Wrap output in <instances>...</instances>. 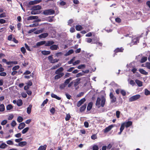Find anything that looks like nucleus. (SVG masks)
I'll list each match as a JSON object with an SVG mask.
<instances>
[{"instance_id":"f257e3e1","label":"nucleus","mask_w":150,"mask_h":150,"mask_svg":"<svg viewBox=\"0 0 150 150\" xmlns=\"http://www.w3.org/2000/svg\"><path fill=\"white\" fill-rule=\"evenodd\" d=\"M105 99L104 97H102L101 98H98L96 103V105L99 108L100 106L103 107L105 104Z\"/></svg>"},{"instance_id":"f03ea898","label":"nucleus","mask_w":150,"mask_h":150,"mask_svg":"<svg viewBox=\"0 0 150 150\" xmlns=\"http://www.w3.org/2000/svg\"><path fill=\"white\" fill-rule=\"evenodd\" d=\"M132 124V122L131 121H129L127 122H125L122 123L121 127H122L124 129L125 127L127 128L131 126Z\"/></svg>"},{"instance_id":"7ed1b4c3","label":"nucleus","mask_w":150,"mask_h":150,"mask_svg":"<svg viewBox=\"0 0 150 150\" xmlns=\"http://www.w3.org/2000/svg\"><path fill=\"white\" fill-rule=\"evenodd\" d=\"M140 97V95L138 94L133 96L129 98V102H132L136 100L139 98Z\"/></svg>"},{"instance_id":"20e7f679","label":"nucleus","mask_w":150,"mask_h":150,"mask_svg":"<svg viewBox=\"0 0 150 150\" xmlns=\"http://www.w3.org/2000/svg\"><path fill=\"white\" fill-rule=\"evenodd\" d=\"M54 11L52 9H48L44 11L43 13L45 15H51L54 14Z\"/></svg>"},{"instance_id":"39448f33","label":"nucleus","mask_w":150,"mask_h":150,"mask_svg":"<svg viewBox=\"0 0 150 150\" xmlns=\"http://www.w3.org/2000/svg\"><path fill=\"white\" fill-rule=\"evenodd\" d=\"M48 59L51 63H54L58 61L59 59H53L52 56H50L48 57Z\"/></svg>"},{"instance_id":"423d86ee","label":"nucleus","mask_w":150,"mask_h":150,"mask_svg":"<svg viewBox=\"0 0 150 150\" xmlns=\"http://www.w3.org/2000/svg\"><path fill=\"white\" fill-rule=\"evenodd\" d=\"M110 98L111 99V102L112 103L115 102L116 100V98L114 96L112 93L110 94Z\"/></svg>"},{"instance_id":"0eeeda50","label":"nucleus","mask_w":150,"mask_h":150,"mask_svg":"<svg viewBox=\"0 0 150 150\" xmlns=\"http://www.w3.org/2000/svg\"><path fill=\"white\" fill-rule=\"evenodd\" d=\"M57 74V75H56L54 77V79L56 80L58 79H59L61 78L62 76H63L64 74L63 73H60Z\"/></svg>"},{"instance_id":"6e6552de","label":"nucleus","mask_w":150,"mask_h":150,"mask_svg":"<svg viewBox=\"0 0 150 150\" xmlns=\"http://www.w3.org/2000/svg\"><path fill=\"white\" fill-rule=\"evenodd\" d=\"M114 126L113 125H111L109 126L108 127H106L104 130V132L105 133L107 132L110 131L113 127Z\"/></svg>"},{"instance_id":"1a4fd4ad","label":"nucleus","mask_w":150,"mask_h":150,"mask_svg":"<svg viewBox=\"0 0 150 150\" xmlns=\"http://www.w3.org/2000/svg\"><path fill=\"white\" fill-rule=\"evenodd\" d=\"M86 101L85 98H83L79 101L77 103V106L78 107H80L83 103Z\"/></svg>"},{"instance_id":"9d476101","label":"nucleus","mask_w":150,"mask_h":150,"mask_svg":"<svg viewBox=\"0 0 150 150\" xmlns=\"http://www.w3.org/2000/svg\"><path fill=\"white\" fill-rule=\"evenodd\" d=\"M81 79L80 78L77 79H75V80L73 81L74 82V86L76 87L80 83V81Z\"/></svg>"},{"instance_id":"9b49d317","label":"nucleus","mask_w":150,"mask_h":150,"mask_svg":"<svg viewBox=\"0 0 150 150\" xmlns=\"http://www.w3.org/2000/svg\"><path fill=\"white\" fill-rule=\"evenodd\" d=\"M59 47L57 45H52L50 47V48L52 50H56L59 49Z\"/></svg>"},{"instance_id":"f8f14e48","label":"nucleus","mask_w":150,"mask_h":150,"mask_svg":"<svg viewBox=\"0 0 150 150\" xmlns=\"http://www.w3.org/2000/svg\"><path fill=\"white\" fill-rule=\"evenodd\" d=\"M54 43V42L52 40L47 41L45 43V46H51Z\"/></svg>"},{"instance_id":"ddd939ff","label":"nucleus","mask_w":150,"mask_h":150,"mask_svg":"<svg viewBox=\"0 0 150 150\" xmlns=\"http://www.w3.org/2000/svg\"><path fill=\"white\" fill-rule=\"evenodd\" d=\"M38 18V17L36 16H30L29 17H27V20H34L37 19Z\"/></svg>"},{"instance_id":"4468645a","label":"nucleus","mask_w":150,"mask_h":150,"mask_svg":"<svg viewBox=\"0 0 150 150\" xmlns=\"http://www.w3.org/2000/svg\"><path fill=\"white\" fill-rule=\"evenodd\" d=\"M25 125L24 122H22L19 124L18 128L19 129H21L25 127Z\"/></svg>"},{"instance_id":"2eb2a0df","label":"nucleus","mask_w":150,"mask_h":150,"mask_svg":"<svg viewBox=\"0 0 150 150\" xmlns=\"http://www.w3.org/2000/svg\"><path fill=\"white\" fill-rule=\"evenodd\" d=\"M63 71V68L62 67H61L56 71L55 73L56 74H59L62 73V72Z\"/></svg>"},{"instance_id":"dca6fc26","label":"nucleus","mask_w":150,"mask_h":150,"mask_svg":"<svg viewBox=\"0 0 150 150\" xmlns=\"http://www.w3.org/2000/svg\"><path fill=\"white\" fill-rule=\"evenodd\" d=\"M27 144V142L25 141L21 142H20L18 144V145H17V146H18L22 147L25 146Z\"/></svg>"},{"instance_id":"f3484780","label":"nucleus","mask_w":150,"mask_h":150,"mask_svg":"<svg viewBox=\"0 0 150 150\" xmlns=\"http://www.w3.org/2000/svg\"><path fill=\"white\" fill-rule=\"evenodd\" d=\"M41 6L40 5H36L33 7L32 9L37 11L41 9Z\"/></svg>"},{"instance_id":"a211bd4d","label":"nucleus","mask_w":150,"mask_h":150,"mask_svg":"<svg viewBox=\"0 0 150 150\" xmlns=\"http://www.w3.org/2000/svg\"><path fill=\"white\" fill-rule=\"evenodd\" d=\"M135 81L139 86L141 87L142 86V82L140 81L138 79H136L135 80Z\"/></svg>"},{"instance_id":"6ab92c4d","label":"nucleus","mask_w":150,"mask_h":150,"mask_svg":"<svg viewBox=\"0 0 150 150\" xmlns=\"http://www.w3.org/2000/svg\"><path fill=\"white\" fill-rule=\"evenodd\" d=\"M45 43L46 41L45 40H43L38 42L37 43L36 45L37 46H39L44 44L45 45Z\"/></svg>"},{"instance_id":"aec40b11","label":"nucleus","mask_w":150,"mask_h":150,"mask_svg":"<svg viewBox=\"0 0 150 150\" xmlns=\"http://www.w3.org/2000/svg\"><path fill=\"white\" fill-rule=\"evenodd\" d=\"M48 35V34L47 33H45L41 34L39 35V37L41 38H44L47 37Z\"/></svg>"},{"instance_id":"412c9836","label":"nucleus","mask_w":150,"mask_h":150,"mask_svg":"<svg viewBox=\"0 0 150 150\" xmlns=\"http://www.w3.org/2000/svg\"><path fill=\"white\" fill-rule=\"evenodd\" d=\"M32 107L31 105H30L27 108V112L28 114H30L31 112V110Z\"/></svg>"},{"instance_id":"4be33fe9","label":"nucleus","mask_w":150,"mask_h":150,"mask_svg":"<svg viewBox=\"0 0 150 150\" xmlns=\"http://www.w3.org/2000/svg\"><path fill=\"white\" fill-rule=\"evenodd\" d=\"M139 71L141 73L144 75H147L148 73L146 72L145 71L142 69H139Z\"/></svg>"},{"instance_id":"5701e85b","label":"nucleus","mask_w":150,"mask_h":150,"mask_svg":"<svg viewBox=\"0 0 150 150\" xmlns=\"http://www.w3.org/2000/svg\"><path fill=\"white\" fill-rule=\"evenodd\" d=\"M47 146L45 145L44 146H40L38 149V150H45Z\"/></svg>"},{"instance_id":"b1692460","label":"nucleus","mask_w":150,"mask_h":150,"mask_svg":"<svg viewBox=\"0 0 150 150\" xmlns=\"http://www.w3.org/2000/svg\"><path fill=\"white\" fill-rule=\"evenodd\" d=\"M51 96L52 98H55L58 100H60L61 99V98L58 96L56 95L54 93H52L51 95Z\"/></svg>"},{"instance_id":"393cba45","label":"nucleus","mask_w":150,"mask_h":150,"mask_svg":"<svg viewBox=\"0 0 150 150\" xmlns=\"http://www.w3.org/2000/svg\"><path fill=\"white\" fill-rule=\"evenodd\" d=\"M93 104L92 103L90 102L89 103L87 107V110H90L92 108Z\"/></svg>"},{"instance_id":"a878e982","label":"nucleus","mask_w":150,"mask_h":150,"mask_svg":"<svg viewBox=\"0 0 150 150\" xmlns=\"http://www.w3.org/2000/svg\"><path fill=\"white\" fill-rule=\"evenodd\" d=\"M74 52V51L72 50H69L65 54V56H67L73 53Z\"/></svg>"},{"instance_id":"bb28decb","label":"nucleus","mask_w":150,"mask_h":150,"mask_svg":"<svg viewBox=\"0 0 150 150\" xmlns=\"http://www.w3.org/2000/svg\"><path fill=\"white\" fill-rule=\"evenodd\" d=\"M61 65V63H59L58 64L54 66L52 68V69H54L57 68L59 67H60Z\"/></svg>"},{"instance_id":"cd10ccee","label":"nucleus","mask_w":150,"mask_h":150,"mask_svg":"<svg viewBox=\"0 0 150 150\" xmlns=\"http://www.w3.org/2000/svg\"><path fill=\"white\" fill-rule=\"evenodd\" d=\"M23 104L22 101L21 100H19L17 101V105L19 106H21Z\"/></svg>"},{"instance_id":"c85d7f7f","label":"nucleus","mask_w":150,"mask_h":150,"mask_svg":"<svg viewBox=\"0 0 150 150\" xmlns=\"http://www.w3.org/2000/svg\"><path fill=\"white\" fill-rule=\"evenodd\" d=\"M147 60V57H142L141 62V63H143L145 62Z\"/></svg>"},{"instance_id":"c756f323","label":"nucleus","mask_w":150,"mask_h":150,"mask_svg":"<svg viewBox=\"0 0 150 150\" xmlns=\"http://www.w3.org/2000/svg\"><path fill=\"white\" fill-rule=\"evenodd\" d=\"M71 80L72 78H71L70 77L69 79H67L64 83L67 86V84H69L70 81Z\"/></svg>"},{"instance_id":"7c9ffc66","label":"nucleus","mask_w":150,"mask_h":150,"mask_svg":"<svg viewBox=\"0 0 150 150\" xmlns=\"http://www.w3.org/2000/svg\"><path fill=\"white\" fill-rule=\"evenodd\" d=\"M29 128L28 127H26L24 128L22 131V133L25 134L27 132Z\"/></svg>"},{"instance_id":"2f4dec72","label":"nucleus","mask_w":150,"mask_h":150,"mask_svg":"<svg viewBox=\"0 0 150 150\" xmlns=\"http://www.w3.org/2000/svg\"><path fill=\"white\" fill-rule=\"evenodd\" d=\"M42 53L43 55H48L50 53V52L49 51H43L42 52Z\"/></svg>"},{"instance_id":"473e14b6","label":"nucleus","mask_w":150,"mask_h":150,"mask_svg":"<svg viewBox=\"0 0 150 150\" xmlns=\"http://www.w3.org/2000/svg\"><path fill=\"white\" fill-rule=\"evenodd\" d=\"M5 110V107L4 105L3 104L0 105V111L3 112Z\"/></svg>"},{"instance_id":"72a5a7b5","label":"nucleus","mask_w":150,"mask_h":150,"mask_svg":"<svg viewBox=\"0 0 150 150\" xmlns=\"http://www.w3.org/2000/svg\"><path fill=\"white\" fill-rule=\"evenodd\" d=\"M86 105L85 104L84 105H83L82 106L81 108H80V111L81 112H83V111H84L86 108Z\"/></svg>"},{"instance_id":"f704fd0d","label":"nucleus","mask_w":150,"mask_h":150,"mask_svg":"<svg viewBox=\"0 0 150 150\" xmlns=\"http://www.w3.org/2000/svg\"><path fill=\"white\" fill-rule=\"evenodd\" d=\"M76 29L77 30L80 31L82 29V27L80 25H77L76 26Z\"/></svg>"},{"instance_id":"c9c22d12","label":"nucleus","mask_w":150,"mask_h":150,"mask_svg":"<svg viewBox=\"0 0 150 150\" xmlns=\"http://www.w3.org/2000/svg\"><path fill=\"white\" fill-rule=\"evenodd\" d=\"M23 120V118L21 116H18L17 118V120L19 122H22Z\"/></svg>"},{"instance_id":"e433bc0d","label":"nucleus","mask_w":150,"mask_h":150,"mask_svg":"<svg viewBox=\"0 0 150 150\" xmlns=\"http://www.w3.org/2000/svg\"><path fill=\"white\" fill-rule=\"evenodd\" d=\"M6 146L7 145L4 143H3L0 145V148L1 149H4Z\"/></svg>"},{"instance_id":"4c0bfd02","label":"nucleus","mask_w":150,"mask_h":150,"mask_svg":"<svg viewBox=\"0 0 150 150\" xmlns=\"http://www.w3.org/2000/svg\"><path fill=\"white\" fill-rule=\"evenodd\" d=\"M86 67V65L85 64H82L79 66L77 67V68L79 69H81L85 68Z\"/></svg>"},{"instance_id":"58836bf2","label":"nucleus","mask_w":150,"mask_h":150,"mask_svg":"<svg viewBox=\"0 0 150 150\" xmlns=\"http://www.w3.org/2000/svg\"><path fill=\"white\" fill-rule=\"evenodd\" d=\"M38 23H37V24L34 23L33 24H30V25H29L27 26V27H36V26H38Z\"/></svg>"},{"instance_id":"ea45409f","label":"nucleus","mask_w":150,"mask_h":150,"mask_svg":"<svg viewBox=\"0 0 150 150\" xmlns=\"http://www.w3.org/2000/svg\"><path fill=\"white\" fill-rule=\"evenodd\" d=\"M66 85L64 83L60 85L59 88L61 89H63L66 87Z\"/></svg>"},{"instance_id":"a19ab883","label":"nucleus","mask_w":150,"mask_h":150,"mask_svg":"<svg viewBox=\"0 0 150 150\" xmlns=\"http://www.w3.org/2000/svg\"><path fill=\"white\" fill-rule=\"evenodd\" d=\"M139 40V38L136 37L133 40V41L134 44H136Z\"/></svg>"},{"instance_id":"79ce46f5","label":"nucleus","mask_w":150,"mask_h":150,"mask_svg":"<svg viewBox=\"0 0 150 150\" xmlns=\"http://www.w3.org/2000/svg\"><path fill=\"white\" fill-rule=\"evenodd\" d=\"M75 60V57H74L70 61H68V63L69 64H71L74 63L73 62Z\"/></svg>"},{"instance_id":"37998d69","label":"nucleus","mask_w":150,"mask_h":150,"mask_svg":"<svg viewBox=\"0 0 150 150\" xmlns=\"http://www.w3.org/2000/svg\"><path fill=\"white\" fill-rule=\"evenodd\" d=\"M13 108L12 106L10 104L8 105L6 107V109L7 110H9Z\"/></svg>"},{"instance_id":"c03bdc74","label":"nucleus","mask_w":150,"mask_h":150,"mask_svg":"<svg viewBox=\"0 0 150 150\" xmlns=\"http://www.w3.org/2000/svg\"><path fill=\"white\" fill-rule=\"evenodd\" d=\"M123 50V49H122V48H121L120 49L117 48L115 50V52H122Z\"/></svg>"},{"instance_id":"a18cd8bd","label":"nucleus","mask_w":150,"mask_h":150,"mask_svg":"<svg viewBox=\"0 0 150 150\" xmlns=\"http://www.w3.org/2000/svg\"><path fill=\"white\" fill-rule=\"evenodd\" d=\"M6 143L7 144L9 145H12L13 144V142L11 140L7 141Z\"/></svg>"},{"instance_id":"49530a36","label":"nucleus","mask_w":150,"mask_h":150,"mask_svg":"<svg viewBox=\"0 0 150 150\" xmlns=\"http://www.w3.org/2000/svg\"><path fill=\"white\" fill-rule=\"evenodd\" d=\"M48 101V99H46L43 102L42 104H41V106L42 107H43L47 103Z\"/></svg>"},{"instance_id":"de8ad7c7","label":"nucleus","mask_w":150,"mask_h":150,"mask_svg":"<svg viewBox=\"0 0 150 150\" xmlns=\"http://www.w3.org/2000/svg\"><path fill=\"white\" fill-rule=\"evenodd\" d=\"M71 117V116L69 114H67L66 115V116L65 117V120L66 121H68L69 120L70 118Z\"/></svg>"},{"instance_id":"09e8293b","label":"nucleus","mask_w":150,"mask_h":150,"mask_svg":"<svg viewBox=\"0 0 150 150\" xmlns=\"http://www.w3.org/2000/svg\"><path fill=\"white\" fill-rule=\"evenodd\" d=\"M17 123L15 120L13 121L11 123V125L13 127H14L16 125Z\"/></svg>"},{"instance_id":"8fccbe9b","label":"nucleus","mask_w":150,"mask_h":150,"mask_svg":"<svg viewBox=\"0 0 150 150\" xmlns=\"http://www.w3.org/2000/svg\"><path fill=\"white\" fill-rule=\"evenodd\" d=\"M39 13H38V11H36L35 10H33L31 12V13L32 14L35 15L37 14H38Z\"/></svg>"},{"instance_id":"3c124183","label":"nucleus","mask_w":150,"mask_h":150,"mask_svg":"<svg viewBox=\"0 0 150 150\" xmlns=\"http://www.w3.org/2000/svg\"><path fill=\"white\" fill-rule=\"evenodd\" d=\"M146 67L148 69H150V63L147 62L145 63Z\"/></svg>"},{"instance_id":"603ef678","label":"nucleus","mask_w":150,"mask_h":150,"mask_svg":"<svg viewBox=\"0 0 150 150\" xmlns=\"http://www.w3.org/2000/svg\"><path fill=\"white\" fill-rule=\"evenodd\" d=\"M145 94L146 95H150V91H149L147 89H146L145 90Z\"/></svg>"},{"instance_id":"864d4df0","label":"nucleus","mask_w":150,"mask_h":150,"mask_svg":"<svg viewBox=\"0 0 150 150\" xmlns=\"http://www.w3.org/2000/svg\"><path fill=\"white\" fill-rule=\"evenodd\" d=\"M19 68V66L18 65L15 66L13 67L12 68V70L13 71H16Z\"/></svg>"},{"instance_id":"5fc2aeb1","label":"nucleus","mask_w":150,"mask_h":150,"mask_svg":"<svg viewBox=\"0 0 150 150\" xmlns=\"http://www.w3.org/2000/svg\"><path fill=\"white\" fill-rule=\"evenodd\" d=\"M80 60H76L73 63V65L75 66L77 64H78L80 63Z\"/></svg>"},{"instance_id":"6e6d98bb","label":"nucleus","mask_w":150,"mask_h":150,"mask_svg":"<svg viewBox=\"0 0 150 150\" xmlns=\"http://www.w3.org/2000/svg\"><path fill=\"white\" fill-rule=\"evenodd\" d=\"M21 51L23 54H24L26 52V50L24 47H22L21 48Z\"/></svg>"},{"instance_id":"4d7b16f0","label":"nucleus","mask_w":150,"mask_h":150,"mask_svg":"<svg viewBox=\"0 0 150 150\" xmlns=\"http://www.w3.org/2000/svg\"><path fill=\"white\" fill-rule=\"evenodd\" d=\"M25 47L29 51H31V50L30 49V48L29 47L28 45L27 44L25 43Z\"/></svg>"},{"instance_id":"13d9d810","label":"nucleus","mask_w":150,"mask_h":150,"mask_svg":"<svg viewBox=\"0 0 150 150\" xmlns=\"http://www.w3.org/2000/svg\"><path fill=\"white\" fill-rule=\"evenodd\" d=\"M98 146L96 145H93V150H98Z\"/></svg>"},{"instance_id":"bf43d9fd","label":"nucleus","mask_w":150,"mask_h":150,"mask_svg":"<svg viewBox=\"0 0 150 150\" xmlns=\"http://www.w3.org/2000/svg\"><path fill=\"white\" fill-rule=\"evenodd\" d=\"M13 117V115L12 114L10 115L8 117V120H11Z\"/></svg>"},{"instance_id":"052dcab7","label":"nucleus","mask_w":150,"mask_h":150,"mask_svg":"<svg viewBox=\"0 0 150 150\" xmlns=\"http://www.w3.org/2000/svg\"><path fill=\"white\" fill-rule=\"evenodd\" d=\"M129 84L132 86H134L135 84V83L134 81L132 80H130L129 82Z\"/></svg>"},{"instance_id":"680f3d73","label":"nucleus","mask_w":150,"mask_h":150,"mask_svg":"<svg viewBox=\"0 0 150 150\" xmlns=\"http://www.w3.org/2000/svg\"><path fill=\"white\" fill-rule=\"evenodd\" d=\"M7 122V121L6 120H4L1 122V124L3 125H4L6 124Z\"/></svg>"},{"instance_id":"e2e57ef3","label":"nucleus","mask_w":150,"mask_h":150,"mask_svg":"<svg viewBox=\"0 0 150 150\" xmlns=\"http://www.w3.org/2000/svg\"><path fill=\"white\" fill-rule=\"evenodd\" d=\"M36 1H31L29 2V4L30 5H33L36 3Z\"/></svg>"},{"instance_id":"0e129e2a","label":"nucleus","mask_w":150,"mask_h":150,"mask_svg":"<svg viewBox=\"0 0 150 150\" xmlns=\"http://www.w3.org/2000/svg\"><path fill=\"white\" fill-rule=\"evenodd\" d=\"M120 92L123 96H125L126 94V92L124 90H121Z\"/></svg>"},{"instance_id":"69168bd1","label":"nucleus","mask_w":150,"mask_h":150,"mask_svg":"<svg viewBox=\"0 0 150 150\" xmlns=\"http://www.w3.org/2000/svg\"><path fill=\"white\" fill-rule=\"evenodd\" d=\"M6 16V13H4L0 14V18H2Z\"/></svg>"},{"instance_id":"338daca9","label":"nucleus","mask_w":150,"mask_h":150,"mask_svg":"<svg viewBox=\"0 0 150 150\" xmlns=\"http://www.w3.org/2000/svg\"><path fill=\"white\" fill-rule=\"evenodd\" d=\"M55 111V109L53 108H52L50 110V112L53 114H54V113Z\"/></svg>"},{"instance_id":"774afa93","label":"nucleus","mask_w":150,"mask_h":150,"mask_svg":"<svg viewBox=\"0 0 150 150\" xmlns=\"http://www.w3.org/2000/svg\"><path fill=\"white\" fill-rule=\"evenodd\" d=\"M120 112L119 111H117L116 112V117L117 118H119L120 117Z\"/></svg>"}]
</instances>
